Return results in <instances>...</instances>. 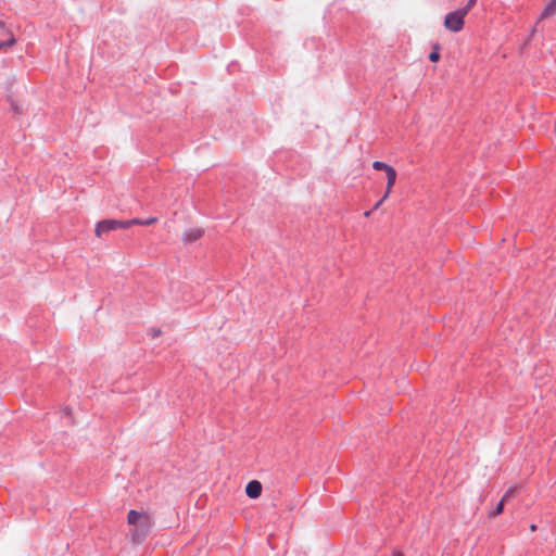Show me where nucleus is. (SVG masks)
Listing matches in <instances>:
<instances>
[{
  "label": "nucleus",
  "mask_w": 556,
  "mask_h": 556,
  "mask_svg": "<svg viewBox=\"0 0 556 556\" xmlns=\"http://www.w3.org/2000/svg\"><path fill=\"white\" fill-rule=\"evenodd\" d=\"M127 521L134 527L131 539L136 543H141L148 536L153 526V520L149 514L139 513L135 509L129 510Z\"/></svg>",
  "instance_id": "nucleus-1"
},
{
  "label": "nucleus",
  "mask_w": 556,
  "mask_h": 556,
  "mask_svg": "<svg viewBox=\"0 0 556 556\" xmlns=\"http://www.w3.org/2000/svg\"><path fill=\"white\" fill-rule=\"evenodd\" d=\"M129 228L128 220L104 219L96 225V235L101 237L111 230Z\"/></svg>",
  "instance_id": "nucleus-2"
},
{
  "label": "nucleus",
  "mask_w": 556,
  "mask_h": 556,
  "mask_svg": "<svg viewBox=\"0 0 556 556\" xmlns=\"http://www.w3.org/2000/svg\"><path fill=\"white\" fill-rule=\"evenodd\" d=\"M465 16L464 11H460L459 9L450 12L445 15L444 26L453 33H458L464 27Z\"/></svg>",
  "instance_id": "nucleus-3"
},
{
  "label": "nucleus",
  "mask_w": 556,
  "mask_h": 556,
  "mask_svg": "<svg viewBox=\"0 0 556 556\" xmlns=\"http://www.w3.org/2000/svg\"><path fill=\"white\" fill-rule=\"evenodd\" d=\"M372 168L376 170H384L386 172L388 181H387V189L384 192V198H388L391 192V189L394 186L395 180H396L395 169L391 165H389L384 162H381V161H375L372 163Z\"/></svg>",
  "instance_id": "nucleus-4"
},
{
  "label": "nucleus",
  "mask_w": 556,
  "mask_h": 556,
  "mask_svg": "<svg viewBox=\"0 0 556 556\" xmlns=\"http://www.w3.org/2000/svg\"><path fill=\"white\" fill-rule=\"evenodd\" d=\"M556 14V0H549L547 4L542 10L539 18L536 20L534 26L531 28L530 36L533 37L536 31H539V25L543 20H546Z\"/></svg>",
  "instance_id": "nucleus-5"
},
{
  "label": "nucleus",
  "mask_w": 556,
  "mask_h": 556,
  "mask_svg": "<svg viewBox=\"0 0 556 556\" xmlns=\"http://www.w3.org/2000/svg\"><path fill=\"white\" fill-rule=\"evenodd\" d=\"M14 43L13 35L5 28L4 23L0 21V48L11 47Z\"/></svg>",
  "instance_id": "nucleus-6"
},
{
  "label": "nucleus",
  "mask_w": 556,
  "mask_h": 556,
  "mask_svg": "<svg viewBox=\"0 0 556 556\" xmlns=\"http://www.w3.org/2000/svg\"><path fill=\"white\" fill-rule=\"evenodd\" d=\"M204 231L200 228L186 229L182 235V241L188 244L199 240L203 236Z\"/></svg>",
  "instance_id": "nucleus-7"
},
{
  "label": "nucleus",
  "mask_w": 556,
  "mask_h": 556,
  "mask_svg": "<svg viewBox=\"0 0 556 556\" xmlns=\"http://www.w3.org/2000/svg\"><path fill=\"white\" fill-rule=\"evenodd\" d=\"M245 493L250 498H257L262 493V484L257 480H252L247 484Z\"/></svg>",
  "instance_id": "nucleus-8"
},
{
  "label": "nucleus",
  "mask_w": 556,
  "mask_h": 556,
  "mask_svg": "<svg viewBox=\"0 0 556 556\" xmlns=\"http://www.w3.org/2000/svg\"><path fill=\"white\" fill-rule=\"evenodd\" d=\"M157 222L156 217H149L147 219L132 218L128 220L129 227L134 225L149 226Z\"/></svg>",
  "instance_id": "nucleus-9"
},
{
  "label": "nucleus",
  "mask_w": 556,
  "mask_h": 556,
  "mask_svg": "<svg viewBox=\"0 0 556 556\" xmlns=\"http://www.w3.org/2000/svg\"><path fill=\"white\" fill-rule=\"evenodd\" d=\"M504 502H505V501L502 498V500L497 503V505H496V507L494 508V510H492V511H491V514H490V516H491V517H496V516H498V515H501V514L503 513V509H504Z\"/></svg>",
  "instance_id": "nucleus-10"
},
{
  "label": "nucleus",
  "mask_w": 556,
  "mask_h": 556,
  "mask_svg": "<svg viewBox=\"0 0 556 556\" xmlns=\"http://www.w3.org/2000/svg\"><path fill=\"white\" fill-rule=\"evenodd\" d=\"M477 0H468L467 4L460 8V11H464V14L467 15L468 12L476 5Z\"/></svg>",
  "instance_id": "nucleus-11"
},
{
  "label": "nucleus",
  "mask_w": 556,
  "mask_h": 556,
  "mask_svg": "<svg viewBox=\"0 0 556 556\" xmlns=\"http://www.w3.org/2000/svg\"><path fill=\"white\" fill-rule=\"evenodd\" d=\"M438 50H439V46L437 45V46H434V50H433L432 52H430V54H429V60H430L431 62H438V61H439V59H440V53H439V51H438Z\"/></svg>",
  "instance_id": "nucleus-12"
},
{
  "label": "nucleus",
  "mask_w": 556,
  "mask_h": 556,
  "mask_svg": "<svg viewBox=\"0 0 556 556\" xmlns=\"http://www.w3.org/2000/svg\"><path fill=\"white\" fill-rule=\"evenodd\" d=\"M517 492V488L516 486H511L509 488L506 493L504 494L503 496V500L504 501H507L508 498L513 497Z\"/></svg>",
  "instance_id": "nucleus-13"
},
{
  "label": "nucleus",
  "mask_w": 556,
  "mask_h": 556,
  "mask_svg": "<svg viewBox=\"0 0 556 556\" xmlns=\"http://www.w3.org/2000/svg\"><path fill=\"white\" fill-rule=\"evenodd\" d=\"M161 334V330L160 329H152L151 330V336L152 338H156Z\"/></svg>",
  "instance_id": "nucleus-14"
},
{
  "label": "nucleus",
  "mask_w": 556,
  "mask_h": 556,
  "mask_svg": "<svg viewBox=\"0 0 556 556\" xmlns=\"http://www.w3.org/2000/svg\"><path fill=\"white\" fill-rule=\"evenodd\" d=\"M384 195L375 204L374 210H377L386 200Z\"/></svg>",
  "instance_id": "nucleus-15"
},
{
  "label": "nucleus",
  "mask_w": 556,
  "mask_h": 556,
  "mask_svg": "<svg viewBox=\"0 0 556 556\" xmlns=\"http://www.w3.org/2000/svg\"><path fill=\"white\" fill-rule=\"evenodd\" d=\"M393 556H404V554L402 552H394Z\"/></svg>",
  "instance_id": "nucleus-16"
},
{
  "label": "nucleus",
  "mask_w": 556,
  "mask_h": 556,
  "mask_svg": "<svg viewBox=\"0 0 556 556\" xmlns=\"http://www.w3.org/2000/svg\"><path fill=\"white\" fill-rule=\"evenodd\" d=\"M12 109L17 112V106L12 104Z\"/></svg>",
  "instance_id": "nucleus-17"
},
{
  "label": "nucleus",
  "mask_w": 556,
  "mask_h": 556,
  "mask_svg": "<svg viewBox=\"0 0 556 556\" xmlns=\"http://www.w3.org/2000/svg\"><path fill=\"white\" fill-rule=\"evenodd\" d=\"M364 215H365V216H369V215H370V212H369V211H367V212H365V213H364Z\"/></svg>",
  "instance_id": "nucleus-18"
},
{
  "label": "nucleus",
  "mask_w": 556,
  "mask_h": 556,
  "mask_svg": "<svg viewBox=\"0 0 556 556\" xmlns=\"http://www.w3.org/2000/svg\"><path fill=\"white\" fill-rule=\"evenodd\" d=\"M536 527L534 525L531 526V530L534 531Z\"/></svg>",
  "instance_id": "nucleus-19"
}]
</instances>
